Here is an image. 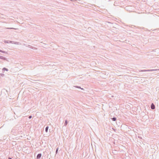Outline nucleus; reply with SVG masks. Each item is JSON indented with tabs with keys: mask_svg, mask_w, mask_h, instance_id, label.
Returning <instances> with one entry per match:
<instances>
[{
	"mask_svg": "<svg viewBox=\"0 0 159 159\" xmlns=\"http://www.w3.org/2000/svg\"><path fill=\"white\" fill-rule=\"evenodd\" d=\"M75 87H76L77 88H80V89H83L81 88V87H80V86H76Z\"/></svg>",
	"mask_w": 159,
	"mask_h": 159,
	"instance_id": "nucleus-15",
	"label": "nucleus"
},
{
	"mask_svg": "<svg viewBox=\"0 0 159 159\" xmlns=\"http://www.w3.org/2000/svg\"><path fill=\"white\" fill-rule=\"evenodd\" d=\"M10 41L9 40H5L4 42L5 43H9Z\"/></svg>",
	"mask_w": 159,
	"mask_h": 159,
	"instance_id": "nucleus-11",
	"label": "nucleus"
},
{
	"mask_svg": "<svg viewBox=\"0 0 159 159\" xmlns=\"http://www.w3.org/2000/svg\"><path fill=\"white\" fill-rule=\"evenodd\" d=\"M32 117V116H29V118L30 119H31Z\"/></svg>",
	"mask_w": 159,
	"mask_h": 159,
	"instance_id": "nucleus-16",
	"label": "nucleus"
},
{
	"mask_svg": "<svg viewBox=\"0 0 159 159\" xmlns=\"http://www.w3.org/2000/svg\"><path fill=\"white\" fill-rule=\"evenodd\" d=\"M111 120L113 121H115L116 120V118L115 117H114L113 118H111Z\"/></svg>",
	"mask_w": 159,
	"mask_h": 159,
	"instance_id": "nucleus-9",
	"label": "nucleus"
},
{
	"mask_svg": "<svg viewBox=\"0 0 159 159\" xmlns=\"http://www.w3.org/2000/svg\"><path fill=\"white\" fill-rule=\"evenodd\" d=\"M2 70L3 71H4L5 70L7 71H8V70L7 69V68H6L5 67L3 68L2 69Z\"/></svg>",
	"mask_w": 159,
	"mask_h": 159,
	"instance_id": "nucleus-7",
	"label": "nucleus"
},
{
	"mask_svg": "<svg viewBox=\"0 0 159 159\" xmlns=\"http://www.w3.org/2000/svg\"><path fill=\"white\" fill-rule=\"evenodd\" d=\"M2 50H0V52H2Z\"/></svg>",
	"mask_w": 159,
	"mask_h": 159,
	"instance_id": "nucleus-19",
	"label": "nucleus"
},
{
	"mask_svg": "<svg viewBox=\"0 0 159 159\" xmlns=\"http://www.w3.org/2000/svg\"><path fill=\"white\" fill-rule=\"evenodd\" d=\"M151 108L152 109H155V105L153 103H152L151 106Z\"/></svg>",
	"mask_w": 159,
	"mask_h": 159,
	"instance_id": "nucleus-4",
	"label": "nucleus"
},
{
	"mask_svg": "<svg viewBox=\"0 0 159 159\" xmlns=\"http://www.w3.org/2000/svg\"><path fill=\"white\" fill-rule=\"evenodd\" d=\"M29 47L30 48H32V49H37V48H35V47H33V46H31V45H29Z\"/></svg>",
	"mask_w": 159,
	"mask_h": 159,
	"instance_id": "nucleus-6",
	"label": "nucleus"
},
{
	"mask_svg": "<svg viewBox=\"0 0 159 159\" xmlns=\"http://www.w3.org/2000/svg\"><path fill=\"white\" fill-rule=\"evenodd\" d=\"M0 59H2V60H6L7 61H8V62L9 61H8L7 60V59L6 57H3V56H0Z\"/></svg>",
	"mask_w": 159,
	"mask_h": 159,
	"instance_id": "nucleus-3",
	"label": "nucleus"
},
{
	"mask_svg": "<svg viewBox=\"0 0 159 159\" xmlns=\"http://www.w3.org/2000/svg\"><path fill=\"white\" fill-rule=\"evenodd\" d=\"M159 70V69H150L147 70H139V72H150L153 71Z\"/></svg>",
	"mask_w": 159,
	"mask_h": 159,
	"instance_id": "nucleus-1",
	"label": "nucleus"
},
{
	"mask_svg": "<svg viewBox=\"0 0 159 159\" xmlns=\"http://www.w3.org/2000/svg\"><path fill=\"white\" fill-rule=\"evenodd\" d=\"M2 52L3 53H7V52H6L5 51H2Z\"/></svg>",
	"mask_w": 159,
	"mask_h": 159,
	"instance_id": "nucleus-14",
	"label": "nucleus"
},
{
	"mask_svg": "<svg viewBox=\"0 0 159 159\" xmlns=\"http://www.w3.org/2000/svg\"><path fill=\"white\" fill-rule=\"evenodd\" d=\"M114 152H116V150H114Z\"/></svg>",
	"mask_w": 159,
	"mask_h": 159,
	"instance_id": "nucleus-20",
	"label": "nucleus"
},
{
	"mask_svg": "<svg viewBox=\"0 0 159 159\" xmlns=\"http://www.w3.org/2000/svg\"><path fill=\"white\" fill-rule=\"evenodd\" d=\"M68 124V121L67 120H65V122L64 123V126H66Z\"/></svg>",
	"mask_w": 159,
	"mask_h": 159,
	"instance_id": "nucleus-10",
	"label": "nucleus"
},
{
	"mask_svg": "<svg viewBox=\"0 0 159 159\" xmlns=\"http://www.w3.org/2000/svg\"><path fill=\"white\" fill-rule=\"evenodd\" d=\"M42 156V154L41 153L38 154L37 156V159H40Z\"/></svg>",
	"mask_w": 159,
	"mask_h": 159,
	"instance_id": "nucleus-5",
	"label": "nucleus"
},
{
	"mask_svg": "<svg viewBox=\"0 0 159 159\" xmlns=\"http://www.w3.org/2000/svg\"><path fill=\"white\" fill-rule=\"evenodd\" d=\"M6 29H15L13 28H7Z\"/></svg>",
	"mask_w": 159,
	"mask_h": 159,
	"instance_id": "nucleus-12",
	"label": "nucleus"
},
{
	"mask_svg": "<svg viewBox=\"0 0 159 159\" xmlns=\"http://www.w3.org/2000/svg\"><path fill=\"white\" fill-rule=\"evenodd\" d=\"M8 159H12L11 158L9 157L8 158Z\"/></svg>",
	"mask_w": 159,
	"mask_h": 159,
	"instance_id": "nucleus-18",
	"label": "nucleus"
},
{
	"mask_svg": "<svg viewBox=\"0 0 159 159\" xmlns=\"http://www.w3.org/2000/svg\"><path fill=\"white\" fill-rule=\"evenodd\" d=\"M58 150V148H57L56 151V154H57V153Z\"/></svg>",
	"mask_w": 159,
	"mask_h": 159,
	"instance_id": "nucleus-13",
	"label": "nucleus"
},
{
	"mask_svg": "<svg viewBox=\"0 0 159 159\" xmlns=\"http://www.w3.org/2000/svg\"><path fill=\"white\" fill-rule=\"evenodd\" d=\"M9 43H14V44H17V45H20L21 44V43H20L16 42H14L13 41H10Z\"/></svg>",
	"mask_w": 159,
	"mask_h": 159,
	"instance_id": "nucleus-2",
	"label": "nucleus"
},
{
	"mask_svg": "<svg viewBox=\"0 0 159 159\" xmlns=\"http://www.w3.org/2000/svg\"><path fill=\"white\" fill-rule=\"evenodd\" d=\"M0 74L2 76H3V75H4V74Z\"/></svg>",
	"mask_w": 159,
	"mask_h": 159,
	"instance_id": "nucleus-17",
	"label": "nucleus"
},
{
	"mask_svg": "<svg viewBox=\"0 0 159 159\" xmlns=\"http://www.w3.org/2000/svg\"><path fill=\"white\" fill-rule=\"evenodd\" d=\"M49 128V127L48 126H47L45 128V132L47 133L48 132V129Z\"/></svg>",
	"mask_w": 159,
	"mask_h": 159,
	"instance_id": "nucleus-8",
	"label": "nucleus"
},
{
	"mask_svg": "<svg viewBox=\"0 0 159 159\" xmlns=\"http://www.w3.org/2000/svg\"><path fill=\"white\" fill-rule=\"evenodd\" d=\"M113 153H115V152H113Z\"/></svg>",
	"mask_w": 159,
	"mask_h": 159,
	"instance_id": "nucleus-21",
	"label": "nucleus"
}]
</instances>
